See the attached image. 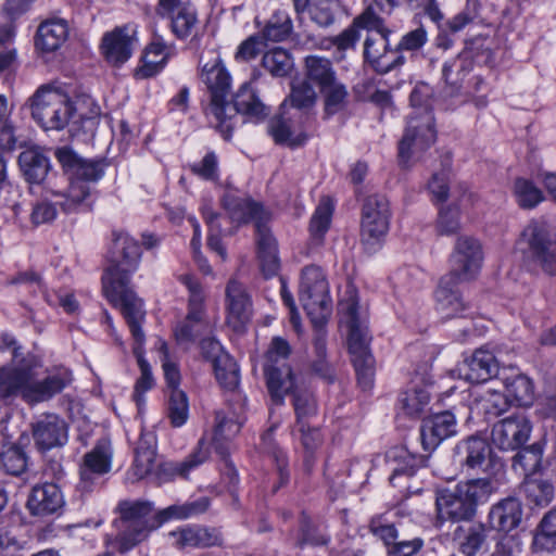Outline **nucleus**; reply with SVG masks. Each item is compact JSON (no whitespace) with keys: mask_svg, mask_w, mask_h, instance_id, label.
Listing matches in <instances>:
<instances>
[{"mask_svg":"<svg viewBox=\"0 0 556 556\" xmlns=\"http://www.w3.org/2000/svg\"><path fill=\"white\" fill-rule=\"evenodd\" d=\"M223 203L233 223L254 222L261 270L266 278L277 275L280 267L277 242L266 226L269 213L262 204L250 198H242L232 193H227Z\"/></svg>","mask_w":556,"mask_h":556,"instance_id":"nucleus-3","label":"nucleus"},{"mask_svg":"<svg viewBox=\"0 0 556 556\" xmlns=\"http://www.w3.org/2000/svg\"><path fill=\"white\" fill-rule=\"evenodd\" d=\"M64 506V496L54 483L35 485L27 500V508L33 516L46 517L58 514Z\"/></svg>","mask_w":556,"mask_h":556,"instance_id":"nucleus-25","label":"nucleus"},{"mask_svg":"<svg viewBox=\"0 0 556 556\" xmlns=\"http://www.w3.org/2000/svg\"><path fill=\"white\" fill-rule=\"evenodd\" d=\"M435 505L438 517L442 521H467L476 514L473 502L467 500L457 486L454 490L440 491Z\"/></svg>","mask_w":556,"mask_h":556,"instance_id":"nucleus-24","label":"nucleus"},{"mask_svg":"<svg viewBox=\"0 0 556 556\" xmlns=\"http://www.w3.org/2000/svg\"><path fill=\"white\" fill-rule=\"evenodd\" d=\"M31 118L43 130H62L75 116V108L70 97L53 87L41 85L27 100Z\"/></svg>","mask_w":556,"mask_h":556,"instance_id":"nucleus-6","label":"nucleus"},{"mask_svg":"<svg viewBox=\"0 0 556 556\" xmlns=\"http://www.w3.org/2000/svg\"><path fill=\"white\" fill-rule=\"evenodd\" d=\"M462 490L463 495L473 502L475 510H477L478 501L486 494V479H470L466 483L457 485Z\"/></svg>","mask_w":556,"mask_h":556,"instance_id":"nucleus-64","label":"nucleus"},{"mask_svg":"<svg viewBox=\"0 0 556 556\" xmlns=\"http://www.w3.org/2000/svg\"><path fill=\"white\" fill-rule=\"evenodd\" d=\"M18 163L26 179L34 184L41 182L50 168L49 159L38 149L23 151Z\"/></svg>","mask_w":556,"mask_h":556,"instance_id":"nucleus-35","label":"nucleus"},{"mask_svg":"<svg viewBox=\"0 0 556 556\" xmlns=\"http://www.w3.org/2000/svg\"><path fill=\"white\" fill-rule=\"evenodd\" d=\"M156 460V438L152 432H142L135 448V459L129 475L134 480H141L152 475L173 478Z\"/></svg>","mask_w":556,"mask_h":556,"instance_id":"nucleus-21","label":"nucleus"},{"mask_svg":"<svg viewBox=\"0 0 556 556\" xmlns=\"http://www.w3.org/2000/svg\"><path fill=\"white\" fill-rule=\"evenodd\" d=\"M521 492L530 503L536 506H546L553 498L554 488L546 480L526 478L521 485Z\"/></svg>","mask_w":556,"mask_h":556,"instance_id":"nucleus-44","label":"nucleus"},{"mask_svg":"<svg viewBox=\"0 0 556 556\" xmlns=\"http://www.w3.org/2000/svg\"><path fill=\"white\" fill-rule=\"evenodd\" d=\"M292 30V22L286 11H276L263 30V37L269 41H282Z\"/></svg>","mask_w":556,"mask_h":556,"instance_id":"nucleus-48","label":"nucleus"},{"mask_svg":"<svg viewBox=\"0 0 556 556\" xmlns=\"http://www.w3.org/2000/svg\"><path fill=\"white\" fill-rule=\"evenodd\" d=\"M295 427L301 432V441L307 453L305 466L309 469L313 466V459L309 454L320 446L323 438L319 430L317 428H311L307 422H304L303 428L302 425H295Z\"/></svg>","mask_w":556,"mask_h":556,"instance_id":"nucleus-59","label":"nucleus"},{"mask_svg":"<svg viewBox=\"0 0 556 556\" xmlns=\"http://www.w3.org/2000/svg\"><path fill=\"white\" fill-rule=\"evenodd\" d=\"M514 193L518 204L523 208H533L544 200L541 189L526 178L516 179Z\"/></svg>","mask_w":556,"mask_h":556,"instance_id":"nucleus-50","label":"nucleus"},{"mask_svg":"<svg viewBox=\"0 0 556 556\" xmlns=\"http://www.w3.org/2000/svg\"><path fill=\"white\" fill-rule=\"evenodd\" d=\"M333 205L329 198H323L309 223V231L314 240L320 242L329 229Z\"/></svg>","mask_w":556,"mask_h":556,"instance_id":"nucleus-46","label":"nucleus"},{"mask_svg":"<svg viewBox=\"0 0 556 556\" xmlns=\"http://www.w3.org/2000/svg\"><path fill=\"white\" fill-rule=\"evenodd\" d=\"M353 24L358 31L366 30L367 34L391 35V29L386 26L384 21L371 8H367L354 18Z\"/></svg>","mask_w":556,"mask_h":556,"instance_id":"nucleus-55","label":"nucleus"},{"mask_svg":"<svg viewBox=\"0 0 556 556\" xmlns=\"http://www.w3.org/2000/svg\"><path fill=\"white\" fill-rule=\"evenodd\" d=\"M305 77L308 83H314L319 89L337 80L331 61L319 55L305 58Z\"/></svg>","mask_w":556,"mask_h":556,"instance_id":"nucleus-37","label":"nucleus"},{"mask_svg":"<svg viewBox=\"0 0 556 556\" xmlns=\"http://www.w3.org/2000/svg\"><path fill=\"white\" fill-rule=\"evenodd\" d=\"M238 114L245 115L255 121H261L268 115L266 105L248 83L239 88L233 97V102L226 100L225 104H223L220 124L218 121H213L210 124L214 126L225 139H229L232 135Z\"/></svg>","mask_w":556,"mask_h":556,"instance_id":"nucleus-12","label":"nucleus"},{"mask_svg":"<svg viewBox=\"0 0 556 556\" xmlns=\"http://www.w3.org/2000/svg\"><path fill=\"white\" fill-rule=\"evenodd\" d=\"M427 42V33L422 27H418L405 34L395 50L402 54V51H415L420 49Z\"/></svg>","mask_w":556,"mask_h":556,"instance_id":"nucleus-63","label":"nucleus"},{"mask_svg":"<svg viewBox=\"0 0 556 556\" xmlns=\"http://www.w3.org/2000/svg\"><path fill=\"white\" fill-rule=\"evenodd\" d=\"M462 281L454 276L444 275L438 285L434 296L437 308L446 317H452L464 309V304L456 289Z\"/></svg>","mask_w":556,"mask_h":556,"instance_id":"nucleus-32","label":"nucleus"},{"mask_svg":"<svg viewBox=\"0 0 556 556\" xmlns=\"http://www.w3.org/2000/svg\"><path fill=\"white\" fill-rule=\"evenodd\" d=\"M167 416L174 427H181L188 420V397L181 390H172L169 392Z\"/></svg>","mask_w":556,"mask_h":556,"instance_id":"nucleus-53","label":"nucleus"},{"mask_svg":"<svg viewBox=\"0 0 556 556\" xmlns=\"http://www.w3.org/2000/svg\"><path fill=\"white\" fill-rule=\"evenodd\" d=\"M324 96V111L327 116L334 115L346 106L349 92L338 79L319 89Z\"/></svg>","mask_w":556,"mask_h":556,"instance_id":"nucleus-45","label":"nucleus"},{"mask_svg":"<svg viewBox=\"0 0 556 556\" xmlns=\"http://www.w3.org/2000/svg\"><path fill=\"white\" fill-rule=\"evenodd\" d=\"M430 394L425 388H410L400 395L399 403L405 414L416 416L428 405Z\"/></svg>","mask_w":556,"mask_h":556,"instance_id":"nucleus-49","label":"nucleus"},{"mask_svg":"<svg viewBox=\"0 0 556 556\" xmlns=\"http://www.w3.org/2000/svg\"><path fill=\"white\" fill-rule=\"evenodd\" d=\"M31 432L35 445L41 452L61 447L68 440L67 425L55 414L40 416L33 424Z\"/></svg>","mask_w":556,"mask_h":556,"instance_id":"nucleus-20","label":"nucleus"},{"mask_svg":"<svg viewBox=\"0 0 556 556\" xmlns=\"http://www.w3.org/2000/svg\"><path fill=\"white\" fill-rule=\"evenodd\" d=\"M169 535L173 538V543L179 548H204L222 543L220 534L215 529L198 526L179 528L176 531H172Z\"/></svg>","mask_w":556,"mask_h":556,"instance_id":"nucleus-29","label":"nucleus"},{"mask_svg":"<svg viewBox=\"0 0 556 556\" xmlns=\"http://www.w3.org/2000/svg\"><path fill=\"white\" fill-rule=\"evenodd\" d=\"M263 67L275 77H285L293 68L291 54L282 48H275L267 51L262 59Z\"/></svg>","mask_w":556,"mask_h":556,"instance_id":"nucleus-43","label":"nucleus"},{"mask_svg":"<svg viewBox=\"0 0 556 556\" xmlns=\"http://www.w3.org/2000/svg\"><path fill=\"white\" fill-rule=\"evenodd\" d=\"M112 448L106 439H101L96 446L85 455L80 467L79 489L83 491L91 490L96 477L104 475L111 469Z\"/></svg>","mask_w":556,"mask_h":556,"instance_id":"nucleus-22","label":"nucleus"},{"mask_svg":"<svg viewBox=\"0 0 556 556\" xmlns=\"http://www.w3.org/2000/svg\"><path fill=\"white\" fill-rule=\"evenodd\" d=\"M314 350L317 359L313 363V370L323 378L332 379L331 369L326 362V338L324 334L316 337Z\"/></svg>","mask_w":556,"mask_h":556,"instance_id":"nucleus-62","label":"nucleus"},{"mask_svg":"<svg viewBox=\"0 0 556 556\" xmlns=\"http://www.w3.org/2000/svg\"><path fill=\"white\" fill-rule=\"evenodd\" d=\"M200 78L210 94L208 104L204 108L205 116L208 123L218 121L220 124L223 104H225L231 88L230 74L219 56L216 55L203 64Z\"/></svg>","mask_w":556,"mask_h":556,"instance_id":"nucleus-15","label":"nucleus"},{"mask_svg":"<svg viewBox=\"0 0 556 556\" xmlns=\"http://www.w3.org/2000/svg\"><path fill=\"white\" fill-rule=\"evenodd\" d=\"M172 54L173 46L166 43L161 36L154 35L152 42L146 48L140 65L135 70V77L137 79L153 77L164 68Z\"/></svg>","mask_w":556,"mask_h":556,"instance_id":"nucleus-27","label":"nucleus"},{"mask_svg":"<svg viewBox=\"0 0 556 556\" xmlns=\"http://www.w3.org/2000/svg\"><path fill=\"white\" fill-rule=\"evenodd\" d=\"M162 367L167 387L172 390H179L180 372L176 363L172 362L168 355L167 344L160 342Z\"/></svg>","mask_w":556,"mask_h":556,"instance_id":"nucleus-60","label":"nucleus"},{"mask_svg":"<svg viewBox=\"0 0 556 556\" xmlns=\"http://www.w3.org/2000/svg\"><path fill=\"white\" fill-rule=\"evenodd\" d=\"M390 35L366 34L364 61L377 73L387 74L405 62L403 54L390 48Z\"/></svg>","mask_w":556,"mask_h":556,"instance_id":"nucleus-17","label":"nucleus"},{"mask_svg":"<svg viewBox=\"0 0 556 556\" xmlns=\"http://www.w3.org/2000/svg\"><path fill=\"white\" fill-rule=\"evenodd\" d=\"M215 421L213 442L216 452L225 457L228 454V448L225 443L233 439L240 432L244 417L242 414L230 409L219 410L216 413Z\"/></svg>","mask_w":556,"mask_h":556,"instance_id":"nucleus-31","label":"nucleus"},{"mask_svg":"<svg viewBox=\"0 0 556 556\" xmlns=\"http://www.w3.org/2000/svg\"><path fill=\"white\" fill-rule=\"evenodd\" d=\"M268 132L276 143L287 144L292 148L303 144L306 140L305 135L293 134L291 129V121L283 116H276L269 121Z\"/></svg>","mask_w":556,"mask_h":556,"instance_id":"nucleus-41","label":"nucleus"},{"mask_svg":"<svg viewBox=\"0 0 556 556\" xmlns=\"http://www.w3.org/2000/svg\"><path fill=\"white\" fill-rule=\"evenodd\" d=\"M55 156L67 175V186L59 188L55 184L48 187V198L37 200L31 205L29 219L35 227L51 224L58 216V205L65 214L77 213L91 194V185L104 175V166L99 161L79 157L67 147L55 151Z\"/></svg>","mask_w":556,"mask_h":556,"instance_id":"nucleus-1","label":"nucleus"},{"mask_svg":"<svg viewBox=\"0 0 556 556\" xmlns=\"http://www.w3.org/2000/svg\"><path fill=\"white\" fill-rule=\"evenodd\" d=\"M339 307L349 328V350L358 383L364 390H368L374 383L375 361L369 350L370 338L367 327L358 317L357 294L354 288L348 287L346 296L340 301Z\"/></svg>","mask_w":556,"mask_h":556,"instance_id":"nucleus-5","label":"nucleus"},{"mask_svg":"<svg viewBox=\"0 0 556 556\" xmlns=\"http://www.w3.org/2000/svg\"><path fill=\"white\" fill-rule=\"evenodd\" d=\"M202 216L208 227V248L212 251L216 252L223 260H225L227 253L226 249L224 248L220 241L222 228L218 223L219 215L216 212H214L210 205H204L202 207Z\"/></svg>","mask_w":556,"mask_h":556,"instance_id":"nucleus-52","label":"nucleus"},{"mask_svg":"<svg viewBox=\"0 0 556 556\" xmlns=\"http://www.w3.org/2000/svg\"><path fill=\"white\" fill-rule=\"evenodd\" d=\"M508 387L507 392L513 403L520 406H529L532 404L534 400V389L532 381L528 377L516 375L510 378Z\"/></svg>","mask_w":556,"mask_h":556,"instance_id":"nucleus-51","label":"nucleus"},{"mask_svg":"<svg viewBox=\"0 0 556 556\" xmlns=\"http://www.w3.org/2000/svg\"><path fill=\"white\" fill-rule=\"evenodd\" d=\"M300 301L315 325L326 323L330 313L329 286L319 267L311 265L302 270Z\"/></svg>","mask_w":556,"mask_h":556,"instance_id":"nucleus-10","label":"nucleus"},{"mask_svg":"<svg viewBox=\"0 0 556 556\" xmlns=\"http://www.w3.org/2000/svg\"><path fill=\"white\" fill-rule=\"evenodd\" d=\"M483 260L482 245L476 239L458 237L450 256L451 269L446 275L463 282L473 280L481 271Z\"/></svg>","mask_w":556,"mask_h":556,"instance_id":"nucleus-16","label":"nucleus"},{"mask_svg":"<svg viewBox=\"0 0 556 556\" xmlns=\"http://www.w3.org/2000/svg\"><path fill=\"white\" fill-rule=\"evenodd\" d=\"M118 509L121 517L113 522L117 533L114 538L108 535L105 543L119 553H126L144 541L156 526L151 523L152 507L149 503L122 502Z\"/></svg>","mask_w":556,"mask_h":556,"instance_id":"nucleus-7","label":"nucleus"},{"mask_svg":"<svg viewBox=\"0 0 556 556\" xmlns=\"http://www.w3.org/2000/svg\"><path fill=\"white\" fill-rule=\"evenodd\" d=\"M226 321L235 331L244 329L252 315V299L237 278H231L225 289Z\"/></svg>","mask_w":556,"mask_h":556,"instance_id":"nucleus-18","label":"nucleus"},{"mask_svg":"<svg viewBox=\"0 0 556 556\" xmlns=\"http://www.w3.org/2000/svg\"><path fill=\"white\" fill-rule=\"evenodd\" d=\"M458 371L460 377L473 384L470 393L476 395V388L486 380V351L482 348L477 349L459 365Z\"/></svg>","mask_w":556,"mask_h":556,"instance_id":"nucleus-36","label":"nucleus"},{"mask_svg":"<svg viewBox=\"0 0 556 556\" xmlns=\"http://www.w3.org/2000/svg\"><path fill=\"white\" fill-rule=\"evenodd\" d=\"M72 382V374L66 368H58L43 380L37 381L29 370L12 367L0 368V396L21 395L29 403L51 399Z\"/></svg>","mask_w":556,"mask_h":556,"instance_id":"nucleus-4","label":"nucleus"},{"mask_svg":"<svg viewBox=\"0 0 556 556\" xmlns=\"http://www.w3.org/2000/svg\"><path fill=\"white\" fill-rule=\"evenodd\" d=\"M521 504L516 498H506L493 506L490 518L494 528L500 531H510L521 520Z\"/></svg>","mask_w":556,"mask_h":556,"instance_id":"nucleus-34","label":"nucleus"},{"mask_svg":"<svg viewBox=\"0 0 556 556\" xmlns=\"http://www.w3.org/2000/svg\"><path fill=\"white\" fill-rule=\"evenodd\" d=\"M437 139L434 117L431 110L418 109L407 117L404 135L399 144V159L402 165L417 160Z\"/></svg>","mask_w":556,"mask_h":556,"instance_id":"nucleus-9","label":"nucleus"},{"mask_svg":"<svg viewBox=\"0 0 556 556\" xmlns=\"http://www.w3.org/2000/svg\"><path fill=\"white\" fill-rule=\"evenodd\" d=\"M179 281L189 292L188 313L184 319L176 323L173 333L177 344L188 349L198 338L210 333L212 325L206 317L204 305L206 295L203 287L189 274L180 275Z\"/></svg>","mask_w":556,"mask_h":556,"instance_id":"nucleus-8","label":"nucleus"},{"mask_svg":"<svg viewBox=\"0 0 556 556\" xmlns=\"http://www.w3.org/2000/svg\"><path fill=\"white\" fill-rule=\"evenodd\" d=\"M391 210L388 199L381 194L366 198L362 210V242L366 250L376 251L386 237Z\"/></svg>","mask_w":556,"mask_h":556,"instance_id":"nucleus-13","label":"nucleus"},{"mask_svg":"<svg viewBox=\"0 0 556 556\" xmlns=\"http://www.w3.org/2000/svg\"><path fill=\"white\" fill-rule=\"evenodd\" d=\"M211 455L210 444L205 438L199 440L194 451L181 462L165 463L162 468L172 477L188 478L189 473L204 464Z\"/></svg>","mask_w":556,"mask_h":556,"instance_id":"nucleus-33","label":"nucleus"},{"mask_svg":"<svg viewBox=\"0 0 556 556\" xmlns=\"http://www.w3.org/2000/svg\"><path fill=\"white\" fill-rule=\"evenodd\" d=\"M142 321L143 320H136V327L138 329V334H137V331H135V328H132L131 326H128L130 329V332L134 337V340H135L134 354L137 357L138 366H139L140 372H141L139 379L137 380V382L135 384V390H134V394H132V397H134L139 409H141V407L143 406V404L146 402L143 394L147 391L151 390L154 386V379L151 374L150 365L143 357L142 345L144 343V333L141 329Z\"/></svg>","mask_w":556,"mask_h":556,"instance_id":"nucleus-28","label":"nucleus"},{"mask_svg":"<svg viewBox=\"0 0 556 556\" xmlns=\"http://www.w3.org/2000/svg\"><path fill=\"white\" fill-rule=\"evenodd\" d=\"M293 394V407L296 415V424L304 427V422L308 424V420L317 414V403L315 396L308 389L300 388L294 379V386L292 390L287 393Z\"/></svg>","mask_w":556,"mask_h":556,"instance_id":"nucleus-39","label":"nucleus"},{"mask_svg":"<svg viewBox=\"0 0 556 556\" xmlns=\"http://www.w3.org/2000/svg\"><path fill=\"white\" fill-rule=\"evenodd\" d=\"M317 94L313 86L306 81H300L293 85L289 101L291 105L298 109H307L315 104Z\"/></svg>","mask_w":556,"mask_h":556,"instance_id":"nucleus-58","label":"nucleus"},{"mask_svg":"<svg viewBox=\"0 0 556 556\" xmlns=\"http://www.w3.org/2000/svg\"><path fill=\"white\" fill-rule=\"evenodd\" d=\"M460 229L459 210L456 205L442 207L437 220V231L442 236H452Z\"/></svg>","mask_w":556,"mask_h":556,"instance_id":"nucleus-57","label":"nucleus"},{"mask_svg":"<svg viewBox=\"0 0 556 556\" xmlns=\"http://www.w3.org/2000/svg\"><path fill=\"white\" fill-rule=\"evenodd\" d=\"M191 170L205 180H215L218 177V161L214 152H208L199 162L191 165Z\"/></svg>","mask_w":556,"mask_h":556,"instance_id":"nucleus-61","label":"nucleus"},{"mask_svg":"<svg viewBox=\"0 0 556 556\" xmlns=\"http://www.w3.org/2000/svg\"><path fill=\"white\" fill-rule=\"evenodd\" d=\"M67 36L68 25L64 18H48L38 26L35 46L43 52H53L65 42Z\"/></svg>","mask_w":556,"mask_h":556,"instance_id":"nucleus-30","label":"nucleus"},{"mask_svg":"<svg viewBox=\"0 0 556 556\" xmlns=\"http://www.w3.org/2000/svg\"><path fill=\"white\" fill-rule=\"evenodd\" d=\"M290 353V344L280 337L273 338L266 352L264 372L271 400L278 405L283 403L285 395L294 386V375L291 368L285 363L280 364L288 358Z\"/></svg>","mask_w":556,"mask_h":556,"instance_id":"nucleus-11","label":"nucleus"},{"mask_svg":"<svg viewBox=\"0 0 556 556\" xmlns=\"http://www.w3.org/2000/svg\"><path fill=\"white\" fill-rule=\"evenodd\" d=\"M517 249L526 261L547 271L554 269L556 258L553 241L545 224L539 222L528 224L520 235Z\"/></svg>","mask_w":556,"mask_h":556,"instance_id":"nucleus-14","label":"nucleus"},{"mask_svg":"<svg viewBox=\"0 0 556 556\" xmlns=\"http://www.w3.org/2000/svg\"><path fill=\"white\" fill-rule=\"evenodd\" d=\"M457 448L466 454L464 466L467 471H484L483 465L486 457V439L481 434L471 435L459 443Z\"/></svg>","mask_w":556,"mask_h":556,"instance_id":"nucleus-38","label":"nucleus"},{"mask_svg":"<svg viewBox=\"0 0 556 556\" xmlns=\"http://www.w3.org/2000/svg\"><path fill=\"white\" fill-rule=\"evenodd\" d=\"M208 500L203 497L191 503L175 504L157 514L159 525L170 519H187L204 513L208 508Z\"/></svg>","mask_w":556,"mask_h":556,"instance_id":"nucleus-42","label":"nucleus"},{"mask_svg":"<svg viewBox=\"0 0 556 556\" xmlns=\"http://www.w3.org/2000/svg\"><path fill=\"white\" fill-rule=\"evenodd\" d=\"M218 383L226 390L233 391L240 382V371L236 361L227 353L220 355L213 365Z\"/></svg>","mask_w":556,"mask_h":556,"instance_id":"nucleus-40","label":"nucleus"},{"mask_svg":"<svg viewBox=\"0 0 556 556\" xmlns=\"http://www.w3.org/2000/svg\"><path fill=\"white\" fill-rule=\"evenodd\" d=\"M531 429V424L525 416L514 415L493 426L492 441L501 450H516L528 441Z\"/></svg>","mask_w":556,"mask_h":556,"instance_id":"nucleus-19","label":"nucleus"},{"mask_svg":"<svg viewBox=\"0 0 556 556\" xmlns=\"http://www.w3.org/2000/svg\"><path fill=\"white\" fill-rule=\"evenodd\" d=\"M135 38L128 27H117L102 38V54L108 63L119 66L127 62L134 49Z\"/></svg>","mask_w":556,"mask_h":556,"instance_id":"nucleus-26","label":"nucleus"},{"mask_svg":"<svg viewBox=\"0 0 556 556\" xmlns=\"http://www.w3.org/2000/svg\"><path fill=\"white\" fill-rule=\"evenodd\" d=\"M141 248L126 232H117L113 240V256L102 276V290L108 301L118 307L128 326L135 328L136 320H143L146 312L142 301L130 288V278L138 269Z\"/></svg>","mask_w":556,"mask_h":556,"instance_id":"nucleus-2","label":"nucleus"},{"mask_svg":"<svg viewBox=\"0 0 556 556\" xmlns=\"http://www.w3.org/2000/svg\"><path fill=\"white\" fill-rule=\"evenodd\" d=\"M543 450L539 443L522 448L514 457V468L520 470L527 478L541 466Z\"/></svg>","mask_w":556,"mask_h":556,"instance_id":"nucleus-47","label":"nucleus"},{"mask_svg":"<svg viewBox=\"0 0 556 556\" xmlns=\"http://www.w3.org/2000/svg\"><path fill=\"white\" fill-rule=\"evenodd\" d=\"M166 18L170 20L173 34L179 39H185L191 35L195 26L197 13L193 8L184 9L180 12L166 16Z\"/></svg>","mask_w":556,"mask_h":556,"instance_id":"nucleus-54","label":"nucleus"},{"mask_svg":"<svg viewBox=\"0 0 556 556\" xmlns=\"http://www.w3.org/2000/svg\"><path fill=\"white\" fill-rule=\"evenodd\" d=\"M457 422L454 414L443 412L422 420L420 440L425 451H434L441 442L456 435Z\"/></svg>","mask_w":556,"mask_h":556,"instance_id":"nucleus-23","label":"nucleus"},{"mask_svg":"<svg viewBox=\"0 0 556 556\" xmlns=\"http://www.w3.org/2000/svg\"><path fill=\"white\" fill-rule=\"evenodd\" d=\"M1 465L8 473L20 476L27 468V456L21 447L12 445L1 454Z\"/></svg>","mask_w":556,"mask_h":556,"instance_id":"nucleus-56","label":"nucleus"}]
</instances>
